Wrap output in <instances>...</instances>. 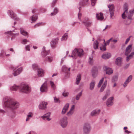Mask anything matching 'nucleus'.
<instances>
[{
  "label": "nucleus",
  "instance_id": "64",
  "mask_svg": "<svg viewBox=\"0 0 134 134\" xmlns=\"http://www.w3.org/2000/svg\"><path fill=\"white\" fill-rule=\"evenodd\" d=\"M75 108V105H73L71 107L70 110H71L72 111H73V110Z\"/></svg>",
  "mask_w": 134,
  "mask_h": 134
},
{
  "label": "nucleus",
  "instance_id": "62",
  "mask_svg": "<svg viewBox=\"0 0 134 134\" xmlns=\"http://www.w3.org/2000/svg\"><path fill=\"white\" fill-rule=\"evenodd\" d=\"M5 113V111L2 109H0V113L3 114Z\"/></svg>",
  "mask_w": 134,
  "mask_h": 134
},
{
  "label": "nucleus",
  "instance_id": "32",
  "mask_svg": "<svg viewBox=\"0 0 134 134\" xmlns=\"http://www.w3.org/2000/svg\"><path fill=\"white\" fill-rule=\"evenodd\" d=\"M38 18V16L37 15H33L31 18H30V19L31 20V23L35 22L37 20Z\"/></svg>",
  "mask_w": 134,
  "mask_h": 134
},
{
  "label": "nucleus",
  "instance_id": "18",
  "mask_svg": "<svg viewBox=\"0 0 134 134\" xmlns=\"http://www.w3.org/2000/svg\"><path fill=\"white\" fill-rule=\"evenodd\" d=\"M50 115V112H48L42 116L41 117L43 120L45 121L47 120L48 121H49L51 120V119L49 118Z\"/></svg>",
  "mask_w": 134,
  "mask_h": 134
},
{
  "label": "nucleus",
  "instance_id": "40",
  "mask_svg": "<svg viewBox=\"0 0 134 134\" xmlns=\"http://www.w3.org/2000/svg\"><path fill=\"white\" fill-rule=\"evenodd\" d=\"M85 23L86 26L87 27L91 26L92 24V22L90 21L89 20L86 21V22H85Z\"/></svg>",
  "mask_w": 134,
  "mask_h": 134
},
{
  "label": "nucleus",
  "instance_id": "28",
  "mask_svg": "<svg viewBox=\"0 0 134 134\" xmlns=\"http://www.w3.org/2000/svg\"><path fill=\"white\" fill-rule=\"evenodd\" d=\"M96 83L95 81L93 80L90 84V89L91 90H93L94 88Z\"/></svg>",
  "mask_w": 134,
  "mask_h": 134
},
{
  "label": "nucleus",
  "instance_id": "26",
  "mask_svg": "<svg viewBox=\"0 0 134 134\" xmlns=\"http://www.w3.org/2000/svg\"><path fill=\"white\" fill-rule=\"evenodd\" d=\"M122 58L119 57L117 58L115 61L116 64L118 66H120L122 63Z\"/></svg>",
  "mask_w": 134,
  "mask_h": 134
},
{
  "label": "nucleus",
  "instance_id": "57",
  "mask_svg": "<svg viewBox=\"0 0 134 134\" xmlns=\"http://www.w3.org/2000/svg\"><path fill=\"white\" fill-rule=\"evenodd\" d=\"M30 45H29L26 46L25 47L26 50V51H30Z\"/></svg>",
  "mask_w": 134,
  "mask_h": 134
},
{
  "label": "nucleus",
  "instance_id": "36",
  "mask_svg": "<svg viewBox=\"0 0 134 134\" xmlns=\"http://www.w3.org/2000/svg\"><path fill=\"white\" fill-rule=\"evenodd\" d=\"M99 43L96 40L93 44V46L94 49H96L98 48V45Z\"/></svg>",
  "mask_w": 134,
  "mask_h": 134
},
{
  "label": "nucleus",
  "instance_id": "24",
  "mask_svg": "<svg viewBox=\"0 0 134 134\" xmlns=\"http://www.w3.org/2000/svg\"><path fill=\"white\" fill-rule=\"evenodd\" d=\"M100 111V109L94 110L91 112V115L92 116L97 115L99 114Z\"/></svg>",
  "mask_w": 134,
  "mask_h": 134
},
{
  "label": "nucleus",
  "instance_id": "2",
  "mask_svg": "<svg viewBox=\"0 0 134 134\" xmlns=\"http://www.w3.org/2000/svg\"><path fill=\"white\" fill-rule=\"evenodd\" d=\"M83 50L82 49L75 48L72 51V55H69V57H71L74 59H75L77 56L79 57H81L83 55Z\"/></svg>",
  "mask_w": 134,
  "mask_h": 134
},
{
  "label": "nucleus",
  "instance_id": "55",
  "mask_svg": "<svg viewBox=\"0 0 134 134\" xmlns=\"http://www.w3.org/2000/svg\"><path fill=\"white\" fill-rule=\"evenodd\" d=\"M54 102L55 103H60V101L58 98H56V97H54Z\"/></svg>",
  "mask_w": 134,
  "mask_h": 134
},
{
  "label": "nucleus",
  "instance_id": "3",
  "mask_svg": "<svg viewBox=\"0 0 134 134\" xmlns=\"http://www.w3.org/2000/svg\"><path fill=\"white\" fill-rule=\"evenodd\" d=\"M30 89L29 86L25 83H22L20 85V91L21 92L29 93L31 91Z\"/></svg>",
  "mask_w": 134,
  "mask_h": 134
},
{
  "label": "nucleus",
  "instance_id": "56",
  "mask_svg": "<svg viewBox=\"0 0 134 134\" xmlns=\"http://www.w3.org/2000/svg\"><path fill=\"white\" fill-rule=\"evenodd\" d=\"M91 4L93 6H94L97 0H91Z\"/></svg>",
  "mask_w": 134,
  "mask_h": 134
},
{
  "label": "nucleus",
  "instance_id": "44",
  "mask_svg": "<svg viewBox=\"0 0 134 134\" xmlns=\"http://www.w3.org/2000/svg\"><path fill=\"white\" fill-rule=\"evenodd\" d=\"M107 44L106 43H105L104 45H103L102 47H100V50L102 51H105L106 50V46Z\"/></svg>",
  "mask_w": 134,
  "mask_h": 134
},
{
  "label": "nucleus",
  "instance_id": "38",
  "mask_svg": "<svg viewBox=\"0 0 134 134\" xmlns=\"http://www.w3.org/2000/svg\"><path fill=\"white\" fill-rule=\"evenodd\" d=\"M20 31L21 34L25 36H26L28 34L27 32L25 31L23 29H20Z\"/></svg>",
  "mask_w": 134,
  "mask_h": 134
},
{
  "label": "nucleus",
  "instance_id": "54",
  "mask_svg": "<svg viewBox=\"0 0 134 134\" xmlns=\"http://www.w3.org/2000/svg\"><path fill=\"white\" fill-rule=\"evenodd\" d=\"M42 23H42V22L38 23L36 24H35V25H34V27L35 28H36L37 27L39 26H40V25H41V24Z\"/></svg>",
  "mask_w": 134,
  "mask_h": 134
},
{
  "label": "nucleus",
  "instance_id": "37",
  "mask_svg": "<svg viewBox=\"0 0 134 134\" xmlns=\"http://www.w3.org/2000/svg\"><path fill=\"white\" fill-rule=\"evenodd\" d=\"M50 52V51L49 50L45 52L42 51L41 52L42 55L43 57H45L47 55L49 54Z\"/></svg>",
  "mask_w": 134,
  "mask_h": 134
},
{
  "label": "nucleus",
  "instance_id": "61",
  "mask_svg": "<svg viewBox=\"0 0 134 134\" xmlns=\"http://www.w3.org/2000/svg\"><path fill=\"white\" fill-rule=\"evenodd\" d=\"M130 39V37H129V38H127L125 41V44H127V43L129 41Z\"/></svg>",
  "mask_w": 134,
  "mask_h": 134
},
{
  "label": "nucleus",
  "instance_id": "27",
  "mask_svg": "<svg viewBox=\"0 0 134 134\" xmlns=\"http://www.w3.org/2000/svg\"><path fill=\"white\" fill-rule=\"evenodd\" d=\"M69 106V104L68 103H66L64 107L63 108L62 112V114H64L68 110Z\"/></svg>",
  "mask_w": 134,
  "mask_h": 134
},
{
  "label": "nucleus",
  "instance_id": "13",
  "mask_svg": "<svg viewBox=\"0 0 134 134\" xmlns=\"http://www.w3.org/2000/svg\"><path fill=\"white\" fill-rule=\"evenodd\" d=\"M58 41V38H56L53 39L50 42L51 46V47L54 48L56 47V45L57 44Z\"/></svg>",
  "mask_w": 134,
  "mask_h": 134
},
{
  "label": "nucleus",
  "instance_id": "15",
  "mask_svg": "<svg viewBox=\"0 0 134 134\" xmlns=\"http://www.w3.org/2000/svg\"><path fill=\"white\" fill-rule=\"evenodd\" d=\"M92 75L93 78H96L97 76L98 73V70L96 66H94L92 70Z\"/></svg>",
  "mask_w": 134,
  "mask_h": 134
},
{
  "label": "nucleus",
  "instance_id": "39",
  "mask_svg": "<svg viewBox=\"0 0 134 134\" xmlns=\"http://www.w3.org/2000/svg\"><path fill=\"white\" fill-rule=\"evenodd\" d=\"M53 59V57L52 56H49L46 57V60L49 62H51Z\"/></svg>",
  "mask_w": 134,
  "mask_h": 134
},
{
  "label": "nucleus",
  "instance_id": "7",
  "mask_svg": "<svg viewBox=\"0 0 134 134\" xmlns=\"http://www.w3.org/2000/svg\"><path fill=\"white\" fill-rule=\"evenodd\" d=\"M91 129V127L89 123L87 122L84 124V134L89 133Z\"/></svg>",
  "mask_w": 134,
  "mask_h": 134
},
{
  "label": "nucleus",
  "instance_id": "53",
  "mask_svg": "<svg viewBox=\"0 0 134 134\" xmlns=\"http://www.w3.org/2000/svg\"><path fill=\"white\" fill-rule=\"evenodd\" d=\"M73 113V111H72L71 110H70V111L67 113V115L68 116H71Z\"/></svg>",
  "mask_w": 134,
  "mask_h": 134
},
{
  "label": "nucleus",
  "instance_id": "9",
  "mask_svg": "<svg viewBox=\"0 0 134 134\" xmlns=\"http://www.w3.org/2000/svg\"><path fill=\"white\" fill-rule=\"evenodd\" d=\"M8 14L12 19L17 21L19 20V19L17 17L16 14L14 13L12 10H8Z\"/></svg>",
  "mask_w": 134,
  "mask_h": 134
},
{
  "label": "nucleus",
  "instance_id": "59",
  "mask_svg": "<svg viewBox=\"0 0 134 134\" xmlns=\"http://www.w3.org/2000/svg\"><path fill=\"white\" fill-rule=\"evenodd\" d=\"M5 54L3 50H2L1 51V53H0V56L3 57Z\"/></svg>",
  "mask_w": 134,
  "mask_h": 134
},
{
  "label": "nucleus",
  "instance_id": "1",
  "mask_svg": "<svg viewBox=\"0 0 134 134\" xmlns=\"http://www.w3.org/2000/svg\"><path fill=\"white\" fill-rule=\"evenodd\" d=\"M2 104L4 108H7L11 110L10 112L8 113V115L12 118H14L16 113L15 110L19 106L18 102L10 97H5L3 99Z\"/></svg>",
  "mask_w": 134,
  "mask_h": 134
},
{
  "label": "nucleus",
  "instance_id": "8",
  "mask_svg": "<svg viewBox=\"0 0 134 134\" xmlns=\"http://www.w3.org/2000/svg\"><path fill=\"white\" fill-rule=\"evenodd\" d=\"M108 7L109 8V10L110 14V18L112 19H113V17L114 15V6L112 4H110L108 5Z\"/></svg>",
  "mask_w": 134,
  "mask_h": 134
},
{
  "label": "nucleus",
  "instance_id": "23",
  "mask_svg": "<svg viewBox=\"0 0 134 134\" xmlns=\"http://www.w3.org/2000/svg\"><path fill=\"white\" fill-rule=\"evenodd\" d=\"M37 75L38 77H42L44 75L43 70L41 68H38L37 70Z\"/></svg>",
  "mask_w": 134,
  "mask_h": 134
},
{
  "label": "nucleus",
  "instance_id": "43",
  "mask_svg": "<svg viewBox=\"0 0 134 134\" xmlns=\"http://www.w3.org/2000/svg\"><path fill=\"white\" fill-rule=\"evenodd\" d=\"M69 94V92L66 91L65 90H64V92L62 93V95L64 97H68Z\"/></svg>",
  "mask_w": 134,
  "mask_h": 134
},
{
  "label": "nucleus",
  "instance_id": "51",
  "mask_svg": "<svg viewBox=\"0 0 134 134\" xmlns=\"http://www.w3.org/2000/svg\"><path fill=\"white\" fill-rule=\"evenodd\" d=\"M118 76L117 75L114 76L113 77L112 81H116L118 79Z\"/></svg>",
  "mask_w": 134,
  "mask_h": 134
},
{
  "label": "nucleus",
  "instance_id": "19",
  "mask_svg": "<svg viewBox=\"0 0 134 134\" xmlns=\"http://www.w3.org/2000/svg\"><path fill=\"white\" fill-rule=\"evenodd\" d=\"M129 14V16L127 17V21L128 22V24H129L131 22V16L133 14H134V9L130 11Z\"/></svg>",
  "mask_w": 134,
  "mask_h": 134
},
{
  "label": "nucleus",
  "instance_id": "17",
  "mask_svg": "<svg viewBox=\"0 0 134 134\" xmlns=\"http://www.w3.org/2000/svg\"><path fill=\"white\" fill-rule=\"evenodd\" d=\"M114 97H113L109 98L107 100L106 105L108 107H109L112 105L113 104Z\"/></svg>",
  "mask_w": 134,
  "mask_h": 134
},
{
  "label": "nucleus",
  "instance_id": "58",
  "mask_svg": "<svg viewBox=\"0 0 134 134\" xmlns=\"http://www.w3.org/2000/svg\"><path fill=\"white\" fill-rule=\"evenodd\" d=\"M106 87L102 85L100 90V92H103L104 90L105 89Z\"/></svg>",
  "mask_w": 134,
  "mask_h": 134
},
{
  "label": "nucleus",
  "instance_id": "49",
  "mask_svg": "<svg viewBox=\"0 0 134 134\" xmlns=\"http://www.w3.org/2000/svg\"><path fill=\"white\" fill-rule=\"evenodd\" d=\"M93 57L91 56L89 58V63L90 64H92L93 63Z\"/></svg>",
  "mask_w": 134,
  "mask_h": 134
},
{
  "label": "nucleus",
  "instance_id": "33",
  "mask_svg": "<svg viewBox=\"0 0 134 134\" xmlns=\"http://www.w3.org/2000/svg\"><path fill=\"white\" fill-rule=\"evenodd\" d=\"M58 11L59 9L58 8L55 7L54 10L53 12L51 13V16L55 15L58 13Z\"/></svg>",
  "mask_w": 134,
  "mask_h": 134
},
{
  "label": "nucleus",
  "instance_id": "29",
  "mask_svg": "<svg viewBox=\"0 0 134 134\" xmlns=\"http://www.w3.org/2000/svg\"><path fill=\"white\" fill-rule=\"evenodd\" d=\"M96 17L97 19L99 20H101L104 18L103 14L102 13H100L99 14L97 13Z\"/></svg>",
  "mask_w": 134,
  "mask_h": 134
},
{
  "label": "nucleus",
  "instance_id": "4",
  "mask_svg": "<svg viewBox=\"0 0 134 134\" xmlns=\"http://www.w3.org/2000/svg\"><path fill=\"white\" fill-rule=\"evenodd\" d=\"M60 124L63 128H65L67 126L68 122V118L66 116H64L60 120Z\"/></svg>",
  "mask_w": 134,
  "mask_h": 134
},
{
  "label": "nucleus",
  "instance_id": "42",
  "mask_svg": "<svg viewBox=\"0 0 134 134\" xmlns=\"http://www.w3.org/2000/svg\"><path fill=\"white\" fill-rule=\"evenodd\" d=\"M50 84L52 89L53 90H55V86L54 83L52 81H50Z\"/></svg>",
  "mask_w": 134,
  "mask_h": 134
},
{
  "label": "nucleus",
  "instance_id": "5",
  "mask_svg": "<svg viewBox=\"0 0 134 134\" xmlns=\"http://www.w3.org/2000/svg\"><path fill=\"white\" fill-rule=\"evenodd\" d=\"M11 68L13 70L12 74L15 76L19 75L22 71L23 70L22 67L17 69L16 67L12 66Z\"/></svg>",
  "mask_w": 134,
  "mask_h": 134
},
{
  "label": "nucleus",
  "instance_id": "48",
  "mask_svg": "<svg viewBox=\"0 0 134 134\" xmlns=\"http://www.w3.org/2000/svg\"><path fill=\"white\" fill-rule=\"evenodd\" d=\"M109 95V93H106L104 96L103 97L102 99L104 101L105 100L108 96Z\"/></svg>",
  "mask_w": 134,
  "mask_h": 134
},
{
  "label": "nucleus",
  "instance_id": "52",
  "mask_svg": "<svg viewBox=\"0 0 134 134\" xmlns=\"http://www.w3.org/2000/svg\"><path fill=\"white\" fill-rule=\"evenodd\" d=\"M28 40H27L26 39H24L22 41L21 43H22L25 44H26L27 42H29Z\"/></svg>",
  "mask_w": 134,
  "mask_h": 134
},
{
  "label": "nucleus",
  "instance_id": "63",
  "mask_svg": "<svg viewBox=\"0 0 134 134\" xmlns=\"http://www.w3.org/2000/svg\"><path fill=\"white\" fill-rule=\"evenodd\" d=\"M66 57V56L64 57V58H62V59L61 62V64H62L63 63V62L64 59H65Z\"/></svg>",
  "mask_w": 134,
  "mask_h": 134
},
{
  "label": "nucleus",
  "instance_id": "20",
  "mask_svg": "<svg viewBox=\"0 0 134 134\" xmlns=\"http://www.w3.org/2000/svg\"><path fill=\"white\" fill-rule=\"evenodd\" d=\"M132 75H130L127 78L123 85L124 87H126L129 83L131 81L132 79Z\"/></svg>",
  "mask_w": 134,
  "mask_h": 134
},
{
  "label": "nucleus",
  "instance_id": "22",
  "mask_svg": "<svg viewBox=\"0 0 134 134\" xmlns=\"http://www.w3.org/2000/svg\"><path fill=\"white\" fill-rule=\"evenodd\" d=\"M20 85H17L15 84L10 87V90L11 91H16L18 89H20Z\"/></svg>",
  "mask_w": 134,
  "mask_h": 134
},
{
  "label": "nucleus",
  "instance_id": "60",
  "mask_svg": "<svg viewBox=\"0 0 134 134\" xmlns=\"http://www.w3.org/2000/svg\"><path fill=\"white\" fill-rule=\"evenodd\" d=\"M29 134H37L36 133L35 131H31L29 132Z\"/></svg>",
  "mask_w": 134,
  "mask_h": 134
},
{
  "label": "nucleus",
  "instance_id": "6",
  "mask_svg": "<svg viewBox=\"0 0 134 134\" xmlns=\"http://www.w3.org/2000/svg\"><path fill=\"white\" fill-rule=\"evenodd\" d=\"M14 32L15 31L14 30L12 31H10L5 32V34H8L9 35H12V36L11 38V40L13 41L14 39L16 37L18 36L19 34V33L17 32L16 33H13V32Z\"/></svg>",
  "mask_w": 134,
  "mask_h": 134
},
{
  "label": "nucleus",
  "instance_id": "30",
  "mask_svg": "<svg viewBox=\"0 0 134 134\" xmlns=\"http://www.w3.org/2000/svg\"><path fill=\"white\" fill-rule=\"evenodd\" d=\"M111 56V55L110 53H106L104 54L102 56V58L104 59H106L109 58Z\"/></svg>",
  "mask_w": 134,
  "mask_h": 134
},
{
  "label": "nucleus",
  "instance_id": "47",
  "mask_svg": "<svg viewBox=\"0 0 134 134\" xmlns=\"http://www.w3.org/2000/svg\"><path fill=\"white\" fill-rule=\"evenodd\" d=\"M32 68L34 70H37L38 68H39L37 64H33L32 65Z\"/></svg>",
  "mask_w": 134,
  "mask_h": 134
},
{
  "label": "nucleus",
  "instance_id": "34",
  "mask_svg": "<svg viewBox=\"0 0 134 134\" xmlns=\"http://www.w3.org/2000/svg\"><path fill=\"white\" fill-rule=\"evenodd\" d=\"M62 71L65 73L68 74V68L65 65H63L62 68Z\"/></svg>",
  "mask_w": 134,
  "mask_h": 134
},
{
  "label": "nucleus",
  "instance_id": "45",
  "mask_svg": "<svg viewBox=\"0 0 134 134\" xmlns=\"http://www.w3.org/2000/svg\"><path fill=\"white\" fill-rule=\"evenodd\" d=\"M104 79V77H102L101 80H100L99 83L98 85V87H99L101 86L102 84Z\"/></svg>",
  "mask_w": 134,
  "mask_h": 134
},
{
  "label": "nucleus",
  "instance_id": "12",
  "mask_svg": "<svg viewBox=\"0 0 134 134\" xmlns=\"http://www.w3.org/2000/svg\"><path fill=\"white\" fill-rule=\"evenodd\" d=\"M84 2L83 1L82 2H80L79 3V7H78L79 9V11L78 14V18L80 20H81V9L83 7Z\"/></svg>",
  "mask_w": 134,
  "mask_h": 134
},
{
  "label": "nucleus",
  "instance_id": "14",
  "mask_svg": "<svg viewBox=\"0 0 134 134\" xmlns=\"http://www.w3.org/2000/svg\"><path fill=\"white\" fill-rule=\"evenodd\" d=\"M104 71L106 72V74H107L110 75L113 73V70L106 66H104L103 68Z\"/></svg>",
  "mask_w": 134,
  "mask_h": 134
},
{
  "label": "nucleus",
  "instance_id": "16",
  "mask_svg": "<svg viewBox=\"0 0 134 134\" xmlns=\"http://www.w3.org/2000/svg\"><path fill=\"white\" fill-rule=\"evenodd\" d=\"M124 9L125 10V11L122 14V18L125 19L126 18L128 14L127 5L126 3H125L124 4Z\"/></svg>",
  "mask_w": 134,
  "mask_h": 134
},
{
  "label": "nucleus",
  "instance_id": "31",
  "mask_svg": "<svg viewBox=\"0 0 134 134\" xmlns=\"http://www.w3.org/2000/svg\"><path fill=\"white\" fill-rule=\"evenodd\" d=\"M134 55V52H132L130 54L126 55L127 57L126 58V61L127 62L129 61L132 58Z\"/></svg>",
  "mask_w": 134,
  "mask_h": 134
},
{
  "label": "nucleus",
  "instance_id": "11",
  "mask_svg": "<svg viewBox=\"0 0 134 134\" xmlns=\"http://www.w3.org/2000/svg\"><path fill=\"white\" fill-rule=\"evenodd\" d=\"M41 92H47L48 91V87L47 82H45L41 86L40 88Z\"/></svg>",
  "mask_w": 134,
  "mask_h": 134
},
{
  "label": "nucleus",
  "instance_id": "10",
  "mask_svg": "<svg viewBox=\"0 0 134 134\" xmlns=\"http://www.w3.org/2000/svg\"><path fill=\"white\" fill-rule=\"evenodd\" d=\"M48 104L47 102L42 101L40 102L38 105L39 108L42 110H44L46 109L47 105Z\"/></svg>",
  "mask_w": 134,
  "mask_h": 134
},
{
  "label": "nucleus",
  "instance_id": "21",
  "mask_svg": "<svg viewBox=\"0 0 134 134\" xmlns=\"http://www.w3.org/2000/svg\"><path fill=\"white\" fill-rule=\"evenodd\" d=\"M132 45L131 44L129 45L126 48L125 52V55H129L131 51Z\"/></svg>",
  "mask_w": 134,
  "mask_h": 134
},
{
  "label": "nucleus",
  "instance_id": "35",
  "mask_svg": "<svg viewBox=\"0 0 134 134\" xmlns=\"http://www.w3.org/2000/svg\"><path fill=\"white\" fill-rule=\"evenodd\" d=\"M81 76L80 74H78L76 78V83L77 85H78L79 83L81 80Z\"/></svg>",
  "mask_w": 134,
  "mask_h": 134
},
{
  "label": "nucleus",
  "instance_id": "41",
  "mask_svg": "<svg viewBox=\"0 0 134 134\" xmlns=\"http://www.w3.org/2000/svg\"><path fill=\"white\" fill-rule=\"evenodd\" d=\"M68 38V35L67 33L65 34L63 36L62 38L61 39L62 41H65L67 40Z\"/></svg>",
  "mask_w": 134,
  "mask_h": 134
},
{
  "label": "nucleus",
  "instance_id": "46",
  "mask_svg": "<svg viewBox=\"0 0 134 134\" xmlns=\"http://www.w3.org/2000/svg\"><path fill=\"white\" fill-rule=\"evenodd\" d=\"M82 91H81L76 96V99L77 100H78L79 99L80 97L82 95Z\"/></svg>",
  "mask_w": 134,
  "mask_h": 134
},
{
  "label": "nucleus",
  "instance_id": "50",
  "mask_svg": "<svg viewBox=\"0 0 134 134\" xmlns=\"http://www.w3.org/2000/svg\"><path fill=\"white\" fill-rule=\"evenodd\" d=\"M57 1L58 0H53L51 4L52 7H53L54 6Z\"/></svg>",
  "mask_w": 134,
  "mask_h": 134
},
{
  "label": "nucleus",
  "instance_id": "25",
  "mask_svg": "<svg viewBox=\"0 0 134 134\" xmlns=\"http://www.w3.org/2000/svg\"><path fill=\"white\" fill-rule=\"evenodd\" d=\"M34 113L33 112H29L27 115L26 121H29L30 119L32 117Z\"/></svg>",
  "mask_w": 134,
  "mask_h": 134
}]
</instances>
